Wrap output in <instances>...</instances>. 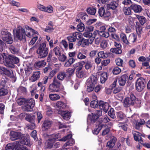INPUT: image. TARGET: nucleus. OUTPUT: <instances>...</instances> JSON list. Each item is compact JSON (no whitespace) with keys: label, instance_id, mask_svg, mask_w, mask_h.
<instances>
[{"label":"nucleus","instance_id":"nucleus-10","mask_svg":"<svg viewBox=\"0 0 150 150\" xmlns=\"http://www.w3.org/2000/svg\"><path fill=\"white\" fill-rule=\"evenodd\" d=\"M114 45L115 47L112 48L110 49V51L116 54H121L122 52V45L120 43L114 42Z\"/></svg>","mask_w":150,"mask_h":150},{"label":"nucleus","instance_id":"nucleus-25","mask_svg":"<svg viewBox=\"0 0 150 150\" xmlns=\"http://www.w3.org/2000/svg\"><path fill=\"white\" fill-rule=\"evenodd\" d=\"M57 108L60 111H62V110H64L67 107V105L61 101H58L56 104Z\"/></svg>","mask_w":150,"mask_h":150},{"label":"nucleus","instance_id":"nucleus-15","mask_svg":"<svg viewBox=\"0 0 150 150\" xmlns=\"http://www.w3.org/2000/svg\"><path fill=\"white\" fill-rule=\"evenodd\" d=\"M37 7L40 10L47 12L49 13H52L53 11V8L51 6H49L47 7H45L43 5L39 4L37 6Z\"/></svg>","mask_w":150,"mask_h":150},{"label":"nucleus","instance_id":"nucleus-42","mask_svg":"<svg viewBox=\"0 0 150 150\" xmlns=\"http://www.w3.org/2000/svg\"><path fill=\"white\" fill-rule=\"evenodd\" d=\"M27 100L25 98H18L16 102L19 105H21L23 104L25 105Z\"/></svg>","mask_w":150,"mask_h":150},{"label":"nucleus","instance_id":"nucleus-6","mask_svg":"<svg viewBox=\"0 0 150 150\" xmlns=\"http://www.w3.org/2000/svg\"><path fill=\"white\" fill-rule=\"evenodd\" d=\"M5 61L6 66L11 68H14V64H17L20 61L19 59L14 55H9L5 58Z\"/></svg>","mask_w":150,"mask_h":150},{"label":"nucleus","instance_id":"nucleus-19","mask_svg":"<svg viewBox=\"0 0 150 150\" xmlns=\"http://www.w3.org/2000/svg\"><path fill=\"white\" fill-rule=\"evenodd\" d=\"M9 48L13 54H18L19 52L20 46L18 45L13 44L10 45Z\"/></svg>","mask_w":150,"mask_h":150},{"label":"nucleus","instance_id":"nucleus-62","mask_svg":"<svg viewBox=\"0 0 150 150\" xmlns=\"http://www.w3.org/2000/svg\"><path fill=\"white\" fill-rule=\"evenodd\" d=\"M103 127L105 128V129L103 130L102 132V135H105L108 134L110 131V128L108 127V126H104Z\"/></svg>","mask_w":150,"mask_h":150},{"label":"nucleus","instance_id":"nucleus-1","mask_svg":"<svg viewBox=\"0 0 150 150\" xmlns=\"http://www.w3.org/2000/svg\"><path fill=\"white\" fill-rule=\"evenodd\" d=\"M38 35V33L37 31L27 25H25L24 28L19 26L16 30V37L20 40H26V36L32 38L33 35Z\"/></svg>","mask_w":150,"mask_h":150},{"label":"nucleus","instance_id":"nucleus-9","mask_svg":"<svg viewBox=\"0 0 150 150\" xmlns=\"http://www.w3.org/2000/svg\"><path fill=\"white\" fill-rule=\"evenodd\" d=\"M146 83L145 80L142 77H140L136 81L135 88L136 90L139 92L142 91L144 88Z\"/></svg>","mask_w":150,"mask_h":150},{"label":"nucleus","instance_id":"nucleus-3","mask_svg":"<svg viewBox=\"0 0 150 150\" xmlns=\"http://www.w3.org/2000/svg\"><path fill=\"white\" fill-rule=\"evenodd\" d=\"M64 89V87L61 82L56 77L53 78L52 82L49 87V91L52 92L63 91Z\"/></svg>","mask_w":150,"mask_h":150},{"label":"nucleus","instance_id":"nucleus-34","mask_svg":"<svg viewBox=\"0 0 150 150\" xmlns=\"http://www.w3.org/2000/svg\"><path fill=\"white\" fill-rule=\"evenodd\" d=\"M108 74L106 72H103L100 75V82L101 83H104L108 78Z\"/></svg>","mask_w":150,"mask_h":150},{"label":"nucleus","instance_id":"nucleus-31","mask_svg":"<svg viewBox=\"0 0 150 150\" xmlns=\"http://www.w3.org/2000/svg\"><path fill=\"white\" fill-rule=\"evenodd\" d=\"M133 134L134 138L135 141L139 142L140 141L143 142L141 137V134L140 133L137 132H135L133 133Z\"/></svg>","mask_w":150,"mask_h":150},{"label":"nucleus","instance_id":"nucleus-45","mask_svg":"<svg viewBox=\"0 0 150 150\" xmlns=\"http://www.w3.org/2000/svg\"><path fill=\"white\" fill-rule=\"evenodd\" d=\"M84 29V25L81 22L77 25V30L79 32H83Z\"/></svg>","mask_w":150,"mask_h":150},{"label":"nucleus","instance_id":"nucleus-24","mask_svg":"<svg viewBox=\"0 0 150 150\" xmlns=\"http://www.w3.org/2000/svg\"><path fill=\"white\" fill-rule=\"evenodd\" d=\"M137 35L134 33L132 34L131 35H129L128 37V43L127 44V45H129L130 44H134L137 42Z\"/></svg>","mask_w":150,"mask_h":150},{"label":"nucleus","instance_id":"nucleus-53","mask_svg":"<svg viewBox=\"0 0 150 150\" xmlns=\"http://www.w3.org/2000/svg\"><path fill=\"white\" fill-rule=\"evenodd\" d=\"M17 92L19 93H26L27 91L26 88L23 86H20L17 89Z\"/></svg>","mask_w":150,"mask_h":150},{"label":"nucleus","instance_id":"nucleus-8","mask_svg":"<svg viewBox=\"0 0 150 150\" xmlns=\"http://www.w3.org/2000/svg\"><path fill=\"white\" fill-rule=\"evenodd\" d=\"M0 73L2 75L4 74L11 79L13 82H15L16 80V78L11 69H8L4 67H0Z\"/></svg>","mask_w":150,"mask_h":150},{"label":"nucleus","instance_id":"nucleus-21","mask_svg":"<svg viewBox=\"0 0 150 150\" xmlns=\"http://www.w3.org/2000/svg\"><path fill=\"white\" fill-rule=\"evenodd\" d=\"M104 126H107V125L105 124H96V127L92 131L93 133L94 134L97 135Z\"/></svg>","mask_w":150,"mask_h":150},{"label":"nucleus","instance_id":"nucleus-58","mask_svg":"<svg viewBox=\"0 0 150 150\" xmlns=\"http://www.w3.org/2000/svg\"><path fill=\"white\" fill-rule=\"evenodd\" d=\"M55 54L56 56H59L61 53V50L58 47H56L53 49Z\"/></svg>","mask_w":150,"mask_h":150},{"label":"nucleus","instance_id":"nucleus-64","mask_svg":"<svg viewBox=\"0 0 150 150\" xmlns=\"http://www.w3.org/2000/svg\"><path fill=\"white\" fill-rule=\"evenodd\" d=\"M25 74L26 76H29L32 71L31 68L28 67L25 69Z\"/></svg>","mask_w":150,"mask_h":150},{"label":"nucleus","instance_id":"nucleus-20","mask_svg":"<svg viewBox=\"0 0 150 150\" xmlns=\"http://www.w3.org/2000/svg\"><path fill=\"white\" fill-rule=\"evenodd\" d=\"M52 123V121L49 120H45L42 125L43 130L46 131L50 129Z\"/></svg>","mask_w":150,"mask_h":150},{"label":"nucleus","instance_id":"nucleus-33","mask_svg":"<svg viewBox=\"0 0 150 150\" xmlns=\"http://www.w3.org/2000/svg\"><path fill=\"white\" fill-rule=\"evenodd\" d=\"M136 17L139 23V24H140L142 25H143L146 21V18L144 16L137 15H136Z\"/></svg>","mask_w":150,"mask_h":150},{"label":"nucleus","instance_id":"nucleus-37","mask_svg":"<svg viewBox=\"0 0 150 150\" xmlns=\"http://www.w3.org/2000/svg\"><path fill=\"white\" fill-rule=\"evenodd\" d=\"M120 37L121 40L124 44L127 45L128 43V39H127L126 34L123 33H121L120 34Z\"/></svg>","mask_w":150,"mask_h":150},{"label":"nucleus","instance_id":"nucleus-2","mask_svg":"<svg viewBox=\"0 0 150 150\" xmlns=\"http://www.w3.org/2000/svg\"><path fill=\"white\" fill-rule=\"evenodd\" d=\"M141 100L137 98L133 93H130V97H127L125 99L123 105L124 107L127 108L131 105H134L136 108H139L141 106Z\"/></svg>","mask_w":150,"mask_h":150},{"label":"nucleus","instance_id":"nucleus-22","mask_svg":"<svg viewBox=\"0 0 150 150\" xmlns=\"http://www.w3.org/2000/svg\"><path fill=\"white\" fill-rule=\"evenodd\" d=\"M35 116L33 115H29L26 116L25 117V120L30 122L32 125V128H33L35 126V124L34 123Z\"/></svg>","mask_w":150,"mask_h":150},{"label":"nucleus","instance_id":"nucleus-12","mask_svg":"<svg viewBox=\"0 0 150 150\" xmlns=\"http://www.w3.org/2000/svg\"><path fill=\"white\" fill-rule=\"evenodd\" d=\"M98 14L100 16L103 17L105 18H108L111 15L110 12L108 11V9H107L105 11L104 8L103 7H101L99 9Z\"/></svg>","mask_w":150,"mask_h":150},{"label":"nucleus","instance_id":"nucleus-54","mask_svg":"<svg viewBox=\"0 0 150 150\" xmlns=\"http://www.w3.org/2000/svg\"><path fill=\"white\" fill-rule=\"evenodd\" d=\"M8 93V90L3 88L0 89V97L7 95Z\"/></svg>","mask_w":150,"mask_h":150},{"label":"nucleus","instance_id":"nucleus-36","mask_svg":"<svg viewBox=\"0 0 150 150\" xmlns=\"http://www.w3.org/2000/svg\"><path fill=\"white\" fill-rule=\"evenodd\" d=\"M86 11L89 15H94L96 13V8L93 7H88L87 8Z\"/></svg>","mask_w":150,"mask_h":150},{"label":"nucleus","instance_id":"nucleus-26","mask_svg":"<svg viewBox=\"0 0 150 150\" xmlns=\"http://www.w3.org/2000/svg\"><path fill=\"white\" fill-rule=\"evenodd\" d=\"M131 8L135 13H140L142 10V8L140 6L136 4L131 5Z\"/></svg>","mask_w":150,"mask_h":150},{"label":"nucleus","instance_id":"nucleus-32","mask_svg":"<svg viewBox=\"0 0 150 150\" xmlns=\"http://www.w3.org/2000/svg\"><path fill=\"white\" fill-rule=\"evenodd\" d=\"M3 40L5 42L7 43L11 44L13 42V39L12 35L10 34L9 35L4 36L2 38Z\"/></svg>","mask_w":150,"mask_h":150},{"label":"nucleus","instance_id":"nucleus-41","mask_svg":"<svg viewBox=\"0 0 150 150\" xmlns=\"http://www.w3.org/2000/svg\"><path fill=\"white\" fill-rule=\"evenodd\" d=\"M84 67L86 70H88L91 69L92 67L93 64L90 61L87 60L86 62H85Z\"/></svg>","mask_w":150,"mask_h":150},{"label":"nucleus","instance_id":"nucleus-59","mask_svg":"<svg viewBox=\"0 0 150 150\" xmlns=\"http://www.w3.org/2000/svg\"><path fill=\"white\" fill-rule=\"evenodd\" d=\"M99 35L102 37L105 38H108L110 35L108 32L105 31L100 32Z\"/></svg>","mask_w":150,"mask_h":150},{"label":"nucleus","instance_id":"nucleus-51","mask_svg":"<svg viewBox=\"0 0 150 150\" xmlns=\"http://www.w3.org/2000/svg\"><path fill=\"white\" fill-rule=\"evenodd\" d=\"M115 140L113 139L110 140L108 142L107 144V145L108 147L109 148L113 147L115 145Z\"/></svg>","mask_w":150,"mask_h":150},{"label":"nucleus","instance_id":"nucleus-49","mask_svg":"<svg viewBox=\"0 0 150 150\" xmlns=\"http://www.w3.org/2000/svg\"><path fill=\"white\" fill-rule=\"evenodd\" d=\"M98 56L101 58H105L108 56V54L106 53H104L103 51H100L98 53Z\"/></svg>","mask_w":150,"mask_h":150},{"label":"nucleus","instance_id":"nucleus-55","mask_svg":"<svg viewBox=\"0 0 150 150\" xmlns=\"http://www.w3.org/2000/svg\"><path fill=\"white\" fill-rule=\"evenodd\" d=\"M121 71V69L117 67H114L112 71V72L114 75H117L119 74Z\"/></svg>","mask_w":150,"mask_h":150},{"label":"nucleus","instance_id":"nucleus-48","mask_svg":"<svg viewBox=\"0 0 150 150\" xmlns=\"http://www.w3.org/2000/svg\"><path fill=\"white\" fill-rule=\"evenodd\" d=\"M59 60L62 62H64L67 59V57L66 55L64 54L61 53L58 57Z\"/></svg>","mask_w":150,"mask_h":150},{"label":"nucleus","instance_id":"nucleus-27","mask_svg":"<svg viewBox=\"0 0 150 150\" xmlns=\"http://www.w3.org/2000/svg\"><path fill=\"white\" fill-rule=\"evenodd\" d=\"M61 115L63 119L66 120L69 119L71 116L70 112L68 111H62Z\"/></svg>","mask_w":150,"mask_h":150},{"label":"nucleus","instance_id":"nucleus-61","mask_svg":"<svg viewBox=\"0 0 150 150\" xmlns=\"http://www.w3.org/2000/svg\"><path fill=\"white\" fill-rule=\"evenodd\" d=\"M8 2L9 4H11L13 6H16L17 7H19L20 6V3L13 0H9Z\"/></svg>","mask_w":150,"mask_h":150},{"label":"nucleus","instance_id":"nucleus-5","mask_svg":"<svg viewBox=\"0 0 150 150\" xmlns=\"http://www.w3.org/2000/svg\"><path fill=\"white\" fill-rule=\"evenodd\" d=\"M98 80L97 76L93 75H91L87 80L86 84L87 86L86 91L87 92L89 93L93 91Z\"/></svg>","mask_w":150,"mask_h":150},{"label":"nucleus","instance_id":"nucleus-46","mask_svg":"<svg viewBox=\"0 0 150 150\" xmlns=\"http://www.w3.org/2000/svg\"><path fill=\"white\" fill-rule=\"evenodd\" d=\"M72 35L75 38L76 40L81 39L83 36L81 33L77 32L73 33Z\"/></svg>","mask_w":150,"mask_h":150},{"label":"nucleus","instance_id":"nucleus-13","mask_svg":"<svg viewBox=\"0 0 150 150\" xmlns=\"http://www.w3.org/2000/svg\"><path fill=\"white\" fill-rule=\"evenodd\" d=\"M72 137V135L69 134H68L65 137H64L63 138L60 140V141H65L66 140L69 139L64 144L65 146H72L75 144V141L74 139H71Z\"/></svg>","mask_w":150,"mask_h":150},{"label":"nucleus","instance_id":"nucleus-29","mask_svg":"<svg viewBox=\"0 0 150 150\" xmlns=\"http://www.w3.org/2000/svg\"><path fill=\"white\" fill-rule=\"evenodd\" d=\"M46 64L44 60L36 62L34 64L35 67L36 68L38 69L41 67H45Z\"/></svg>","mask_w":150,"mask_h":150},{"label":"nucleus","instance_id":"nucleus-60","mask_svg":"<svg viewBox=\"0 0 150 150\" xmlns=\"http://www.w3.org/2000/svg\"><path fill=\"white\" fill-rule=\"evenodd\" d=\"M123 11L124 14L125 15H130L131 13L130 8L129 7L124 8Z\"/></svg>","mask_w":150,"mask_h":150},{"label":"nucleus","instance_id":"nucleus-14","mask_svg":"<svg viewBox=\"0 0 150 150\" xmlns=\"http://www.w3.org/2000/svg\"><path fill=\"white\" fill-rule=\"evenodd\" d=\"M30 137L29 135L25 134L21 135L20 141L21 144L30 146Z\"/></svg>","mask_w":150,"mask_h":150},{"label":"nucleus","instance_id":"nucleus-56","mask_svg":"<svg viewBox=\"0 0 150 150\" xmlns=\"http://www.w3.org/2000/svg\"><path fill=\"white\" fill-rule=\"evenodd\" d=\"M76 76L79 78H83L85 75V72L84 71H81L76 72Z\"/></svg>","mask_w":150,"mask_h":150},{"label":"nucleus","instance_id":"nucleus-18","mask_svg":"<svg viewBox=\"0 0 150 150\" xmlns=\"http://www.w3.org/2000/svg\"><path fill=\"white\" fill-rule=\"evenodd\" d=\"M128 76L126 74H124L121 76L118 79V83L120 86H124L126 81L128 79Z\"/></svg>","mask_w":150,"mask_h":150},{"label":"nucleus","instance_id":"nucleus-30","mask_svg":"<svg viewBox=\"0 0 150 150\" xmlns=\"http://www.w3.org/2000/svg\"><path fill=\"white\" fill-rule=\"evenodd\" d=\"M116 115L117 118L119 120L121 121L125 119L126 117L125 114L121 111L117 112Z\"/></svg>","mask_w":150,"mask_h":150},{"label":"nucleus","instance_id":"nucleus-23","mask_svg":"<svg viewBox=\"0 0 150 150\" xmlns=\"http://www.w3.org/2000/svg\"><path fill=\"white\" fill-rule=\"evenodd\" d=\"M85 62L83 61L80 62H78L74 64L73 66L75 69H76V72L78 71H81V70L83 68V65L84 64Z\"/></svg>","mask_w":150,"mask_h":150},{"label":"nucleus","instance_id":"nucleus-28","mask_svg":"<svg viewBox=\"0 0 150 150\" xmlns=\"http://www.w3.org/2000/svg\"><path fill=\"white\" fill-rule=\"evenodd\" d=\"M40 71H37L34 73L33 76H31L30 80L32 82H34L37 80L40 77Z\"/></svg>","mask_w":150,"mask_h":150},{"label":"nucleus","instance_id":"nucleus-50","mask_svg":"<svg viewBox=\"0 0 150 150\" xmlns=\"http://www.w3.org/2000/svg\"><path fill=\"white\" fill-rule=\"evenodd\" d=\"M115 61L117 65L120 67H122L123 61L122 59L120 58H117L115 59Z\"/></svg>","mask_w":150,"mask_h":150},{"label":"nucleus","instance_id":"nucleus-11","mask_svg":"<svg viewBox=\"0 0 150 150\" xmlns=\"http://www.w3.org/2000/svg\"><path fill=\"white\" fill-rule=\"evenodd\" d=\"M35 104L34 100L32 99L27 100L24 106L25 111L27 112L31 111L34 106Z\"/></svg>","mask_w":150,"mask_h":150},{"label":"nucleus","instance_id":"nucleus-38","mask_svg":"<svg viewBox=\"0 0 150 150\" xmlns=\"http://www.w3.org/2000/svg\"><path fill=\"white\" fill-rule=\"evenodd\" d=\"M118 4L115 1L111 2L110 4H107V6L108 10L109 9H115L117 6Z\"/></svg>","mask_w":150,"mask_h":150},{"label":"nucleus","instance_id":"nucleus-43","mask_svg":"<svg viewBox=\"0 0 150 150\" xmlns=\"http://www.w3.org/2000/svg\"><path fill=\"white\" fill-rule=\"evenodd\" d=\"M98 100H95L91 101L90 106L93 108H96L98 106Z\"/></svg>","mask_w":150,"mask_h":150},{"label":"nucleus","instance_id":"nucleus-52","mask_svg":"<svg viewBox=\"0 0 150 150\" xmlns=\"http://www.w3.org/2000/svg\"><path fill=\"white\" fill-rule=\"evenodd\" d=\"M15 148V146L12 143H9L5 147L6 150H14Z\"/></svg>","mask_w":150,"mask_h":150},{"label":"nucleus","instance_id":"nucleus-17","mask_svg":"<svg viewBox=\"0 0 150 150\" xmlns=\"http://www.w3.org/2000/svg\"><path fill=\"white\" fill-rule=\"evenodd\" d=\"M11 139L12 141H14L20 139L21 135V132L12 131L10 132Z\"/></svg>","mask_w":150,"mask_h":150},{"label":"nucleus","instance_id":"nucleus-47","mask_svg":"<svg viewBox=\"0 0 150 150\" xmlns=\"http://www.w3.org/2000/svg\"><path fill=\"white\" fill-rule=\"evenodd\" d=\"M54 142L52 140H51V139L50 138L48 140L47 143L46 145L47 148L49 149H51L52 148L53 146H54Z\"/></svg>","mask_w":150,"mask_h":150},{"label":"nucleus","instance_id":"nucleus-63","mask_svg":"<svg viewBox=\"0 0 150 150\" xmlns=\"http://www.w3.org/2000/svg\"><path fill=\"white\" fill-rule=\"evenodd\" d=\"M60 136L59 133H57L55 134H52L51 136V140H52L53 141L55 142L59 138Z\"/></svg>","mask_w":150,"mask_h":150},{"label":"nucleus","instance_id":"nucleus-44","mask_svg":"<svg viewBox=\"0 0 150 150\" xmlns=\"http://www.w3.org/2000/svg\"><path fill=\"white\" fill-rule=\"evenodd\" d=\"M108 115L112 118L114 119L115 118V112L113 108H111L108 112Z\"/></svg>","mask_w":150,"mask_h":150},{"label":"nucleus","instance_id":"nucleus-4","mask_svg":"<svg viewBox=\"0 0 150 150\" xmlns=\"http://www.w3.org/2000/svg\"><path fill=\"white\" fill-rule=\"evenodd\" d=\"M49 51L48 47H46V42L40 44L36 51L38 58L40 59L45 58L47 56Z\"/></svg>","mask_w":150,"mask_h":150},{"label":"nucleus","instance_id":"nucleus-39","mask_svg":"<svg viewBox=\"0 0 150 150\" xmlns=\"http://www.w3.org/2000/svg\"><path fill=\"white\" fill-rule=\"evenodd\" d=\"M50 98L52 100H56L60 99V96L57 94H50L49 95Z\"/></svg>","mask_w":150,"mask_h":150},{"label":"nucleus","instance_id":"nucleus-57","mask_svg":"<svg viewBox=\"0 0 150 150\" xmlns=\"http://www.w3.org/2000/svg\"><path fill=\"white\" fill-rule=\"evenodd\" d=\"M89 40L91 41V43L93 42V40L91 39H84L83 38L82 46L85 47L86 45H89V43H90L89 41Z\"/></svg>","mask_w":150,"mask_h":150},{"label":"nucleus","instance_id":"nucleus-35","mask_svg":"<svg viewBox=\"0 0 150 150\" xmlns=\"http://www.w3.org/2000/svg\"><path fill=\"white\" fill-rule=\"evenodd\" d=\"M136 30L137 33L139 36H140V35L142 32V26L139 23L137 22L136 24Z\"/></svg>","mask_w":150,"mask_h":150},{"label":"nucleus","instance_id":"nucleus-16","mask_svg":"<svg viewBox=\"0 0 150 150\" xmlns=\"http://www.w3.org/2000/svg\"><path fill=\"white\" fill-rule=\"evenodd\" d=\"M99 108L101 110H103L105 113L108 111L109 107V104L108 102H105L100 100L98 103Z\"/></svg>","mask_w":150,"mask_h":150},{"label":"nucleus","instance_id":"nucleus-7","mask_svg":"<svg viewBox=\"0 0 150 150\" xmlns=\"http://www.w3.org/2000/svg\"><path fill=\"white\" fill-rule=\"evenodd\" d=\"M102 115L101 110H97L95 112L88 114L87 119V120L89 121L92 123H94L96 122V124H98V120L99 119V117Z\"/></svg>","mask_w":150,"mask_h":150},{"label":"nucleus","instance_id":"nucleus-40","mask_svg":"<svg viewBox=\"0 0 150 150\" xmlns=\"http://www.w3.org/2000/svg\"><path fill=\"white\" fill-rule=\"evenodd\" d=\"M66 76L65 72H59L57 76V78L59 80L62 81Z\"/></svg>","mask_w":150,"mask_h":150}]
</instances>
